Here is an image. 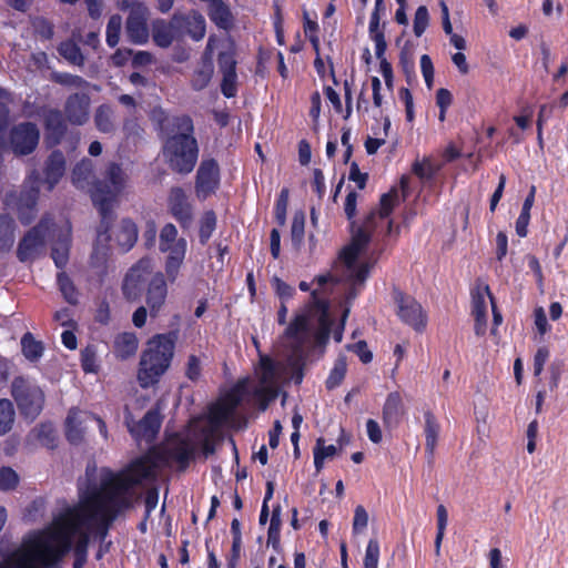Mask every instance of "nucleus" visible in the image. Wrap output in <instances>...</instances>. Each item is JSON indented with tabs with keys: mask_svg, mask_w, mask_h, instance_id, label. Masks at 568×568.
Listing matches in <instances>:
<instances>
[{
	"mask_svg": "<svg viewBox=\"0 0 568 568\" xmlns=\"http://www.w3.org/2000/svg\"><path fill=\"white\" fill-rule=\"evenodd\" d=\"M361 253L362 251L359 248L348 243L339 251L338 258L347 270H353Z\"/></svg>",
	"mask_w": 568,
	"mask_h": 568,
	"instance_id": "052dcab7",
	"label": "nucleus"
},
{
	"mask_svg": "<svg viewBox=\"0 0 568 568\" xmlns=\"http://www.w3.org/2000/svg\"><path fill=\"white\" fill-rule=\"evenodd\" d=\"M158 130L162 138V155L170 170L180 175L192 173L200 156L192 118L187 114L169 116L162 111Z\"/></svg>",
	"mask_w": 568,
	"mask_h": 568,
	"instance_id": "f03ea898",
	"label": "nucleus"
},
{
	"mask_svg": "<svg viewBox=\"0 0 568 568\" xmlns=\"http://www.w3.org/2000/svg\"><path fill=\"white\" fill-rule=\"evenodd\" d=\"M252 395L257 400L258 408L265 410L270 404L277 398L278 390L276 386H266V384H263L255 388Z\"/></svg>",
	"mask_w": 568,
	"mask_h": 568,
	"instance_id": "09e8293b",
	"label": "nucleus"
},
{
	"mask_svg": "<svg viewBox=\"0 0 568 568\" xmlns=\"http://www.w3.org/2000/svg\"><path fill=\"white\" fill-rule=\"evenodd\" d=\"M406 415V408L399 392L386 396L382 407V422L387 429H396Z\"/></svg>",
	"mask_w": 568,
	"mask_h": 568,
	"instance_id": "412c9836",
	"label": "nucleus"
},
{
	"mask_svg": "<svg viewBox=\"0 0 568 568\" xmlns=\"http://www.w3.org/2000/svg\"><path fill=\"white\" fill-rule=\"evenodd\" d=\"M308 331V318L305 314H298L288 323L285 329V336L288 338H298L300 334Z\"/></svg>",
	"mask_w": 568,
	"mask_h": 568,
	"instance_id": "13d9d810",
	"label": "nucleus"
},
{
	"mask_svg": "<svg viewBox=\"0 0 568 568\" xmlns=\"http://www.w3.org/2000/svg\"><path fill=\"white\" fill-rule=\"evenodd\" d=\"M53 225L54 223L51 219L42 217L22 236L17 247V258L19 262L30 263L38 258L45 245V237Z\"/></svg>",
	"mask_w": 568,
	"mask_h": 568,
	"instance_id": "6e6552de",
	"label": "nucleus"
},
{
	"mask_svg": "<svg viewBox=\"0 0 568 568\" xmlns=\"http://www.w3.org/2000/svg\"><path fill=\"white\" fill-rule=\"evenodd\" d=\"M379 558V542L376 538H371L365 556H364V568H377Z\"/></svg>",
	"mask_w": 568,
	"mask_h": 568,
	"instance_id": "338daca9",
	"label": "nucleus"
},
{
	"mask_svg": "<svg viewBox=\"0 0 568 568\" xmlns=\"http://www.w3.org/2000/svg\"><path fill=\"white\" fill-rule=\"evenodd\" d=\"M290 203V189L281 190L274 206L275 221L280 227L286 225L287 222V204Z\"/></svg>",
	"mask_w": 568,
	"mask_h": 568,
	"instance_id": "8fccbe9b",
	"label": "nucleus"
},
{
	"mask_svg": "<svg viewBox=\"0 0 568 568\" xmlns=\"http://www.w3.org/2000/svg\"><path fill=\"white\" fill-rule=\"evenodd\" d=\"M173 23L178 41L186 36L193 41H202L205 37V17L196 10H191L189 13H173Z\"/></svg>",
	"mask_w": 568,
	"mask_h": 568,
	"instance_id": "4468645a",
	"label": "nucleus"
},
{
	"mask_svg": "<svg viewBox=\"0 0 568 568\" xmlns=\"http://www.w3.org/2000/svg\"><path fill=\"white\" fill-rule=\"evenodd\" d=\"M162 423L163 416L160 409L155 407L149 409L141 419L128 423V430L136 440H151L159 435Z\"/></svg>",
	"mask_w": 568,
	"mask_h": 568,
	"instance_id": "f3484780",
	"label": "nucleus"
},
{
	"mask_svg": "<svg viewBox=\"0 0 568 568\" xmlns=\"http://www.w3.org/2000/svg\"><path fill=\"white\" fill-rule=\"evenodd\" d=\"M429 23V13L425 6H420L415 11V18H413V32L416 37H420L427 29Z\"/></svg>",
	"mask_w": 568,
	"mask_h": 568,
	"instance_id": "680f3d73",
	"label": "nucleus"
},
{
	"mask_svg": "<svg viewBox=\"0 0 568 568\" xmlns=\"http://www.w3.org/2000/svg\"><path fill=\"white\" fill-rule=\"evenodd\" d=\"M303 20H304V23H303L304 33L308 38V41L311 42L315 52L318 53V51H320V37H318L320 26L316 20H312L308 18V13L306 11L303 12Z\"/></svg>",
	"mask_w": 568,
	"mask_h": 568,
	"instance_id": "6e6d98bb",
	"label": "nucleus"
},
{
	"mask_svg": "<svg viewBox=\"0 0 568 568\" xmlns=\"http://www.w3.org/2000/svg\"><path fill=\"white\" fill-rule=\"evenodd\" d=\"M413 173L422 181H430L436 174V169L433 166L429 159L424 158L422 161L415 160L413 163Z\"/></svg>",
	"mask_w": 568,
	"mask_h": 568,
	"instance_id": "bf43d9fd",
	"label": "nucleus"
},
{
	"mask_svg": "<svg viewBox=\"0 0 568 568\" xmlns=\"http://www.w3.org/2000/svg\"><path fill=\"white\" fill-rule=\"evenodd\" d=\"M14 422L13 404L9 399H0V436L12 429Z\"/></svg>",
	"mask_w": 568,
	"mask_h": 568,
	"instance_id": "de8ad7c7",
	"label": "nucleus"
},
{
	"mask_svg": "<svg viewBox=\"0 0 568 568\" xmlns=\"http://www.w3.org/2000/svg\"><path fill=\"white\" fill-rule=\"evenodd\" d=\"M43 129L47 146H57L68 132L67 118L60 110L49 109L43 113Z\"/></svg>",
	"mask_w": 568,
	"mask_h": 568,
	"instance_id": "a211bd4d",
	"label": "nucleus"
},
{
	"mask_svg": "<svg viewBox=\"0 0 568 568\" xmlns=\"http://www.w3.org/2000/svg\"><path fill=\"white\" fill-rule=\"evenodd\" d=\"M399 65L407 79L416 77V62L414 61V45L408 40L399 53Z\"/></svg>",
	"mask_w": 568,
	"mask_h": 568,
	"instance_id": "a18cd8bd",
	"label": "nucleus"
},
{
	"mask_svg": "<svg viewBox=\"0 0 568 568\" xmlns=\"http://www.w3.org/2000/svg\"><path fill=\"white\" fill-rule=\"evenodd\" d=\"M50 79L53 83L64 85L65 88L84 89L89 85V82L84 78L70 72L52 71Z\"/></svg>",
	"mask_w": 568,
	"mask_h": 568,
	"instance_id": "79ce46f5",
	"label": "nucleus"
},
{
	"mask_svg": "<svg viewBox=\"0 0 568 568\" xmlns=\"http://www.w3.org/2000/svg\"><path fill=\"white\" fill-rule=\"evenodd\" d=\"M138 226L130 219H123L120 222V229L116 233V242L123 252L133 247L138 240Z\"/></svg>",
	"mask_w": 568,
	"mask_h": 568,
	"instance_id": "473e14b6",
	"label": "nucleus"
},
{
	"mask_svg": "<svg viewBox=\"0 0 568 568\" xmlns=\"http://www.w3.org/2000/svg\"><path fill=\"white\" fill-rule=\"evenodd\" d=\"M65 437L69 443L79 445L83 440V432L81 428V420L79 419V410L77 408L70 409L65 419Z\"/></svg>",
	"mask_w": 568,
	"mask_h": 568,
	"instance_id": "c9c22d12",
	"label": "nucleus"
},
{
	"mask_svg": "<svg viewBox=\"0 0 568 568\" xmlns=\"http://www.w3.org/2000/svg\"><path fill=\"white\" fill-rule=\"evenodd\" d=\"M384 0H375L373 13L369 21V37L375 44V57L381 58L385 54L387 44L384 33V24L381 26V12L384 11Z\"/></svg>",
	"mask_w": 568,
	"mask_h": 568,
	"instance_id": "b1692460",
	"label": "nucleus"
},
{
	"mask_svg": "<svg viewBox=\"0 0 568 568\" xmlns=\"http://www.w3.org/2000/svg\"><path fill=\"white\" fill-rule=\"evenodd\" d=\"M20 484V477L10 466L0 467V491H12Z\"/></svg>",
	"mask_w": 568,
	"mask_h": 568,
	"instance_id": "5fc2aeb1",
	"label": "nucleus"
},
{
	"mask_svg": "<svg viewBox=\"0 0 568 568\" xmlns=\"http://www.w3.org/2000/svg\"><path fill=\"white\" fill-rule=\"evenodd\" d=\"M207 2V17L219 28L229 31L234 26V17L230 7L222 0H201Z\"/></svg>",
	"mask_w": 568,
	"mask_h": 568,
	"instance_id": "393cba45",
	"label": "nucleus"
},
{
	"mask_svg": "<svg viewBox=\"0 0 568 568\" xmlns=\"http://www.w3.org/2000/svg\"><path fill=\"white\" fill-rule=\"evenodd\" d=\"M346 362L344 358H338L335 361L325 382L327 390L335 389V387H337L343 382L346 375Z\"/></svg>",
	"mask_w": 568,
	"mask_h": 568,
	"instance_id": "603ef678",
	"label": "nucleus"
},
{
	"mask_svg": "<svg viewBox=\"0 0 568 568\" xmlns=\"http://www.w3.org/2000/svg\"><path fill=\"white\" fill-rule=\"evenodd\" d=\"M57 285L68 304L72 306L79 305V288L64 271L57 274Z\"/></svg>",
	"mask_w": 568,
	"mask_h": 568,
	"instance_id": "f704fd0d",
	"label": "nucleus"
},
{
	"mask_svg": "<svg viewBox=\"0 0 568 568\" xmlns=\"http://www.w3.org/2000/svg\"><path fill=\"white\" fill-rule=\"evenodd\" d=\"M374 227L375 213L374 211H371L362 226H358L356 230H354V226H352L353 235L349 243L359 248L361 251H363L372 241V232Z\"/></svg>",
	"mask_w": 568,
	"mask_h": 568,
	"instance_id": "7c9ffc66",
	"label": "nucleus"
},
{
	"mask_svg": "<svg viewBox=\"0 0 568 568\" xmlns=\"http://www.w3.org/2000/svg\"><path fill=\"white\" fill-rule=\"evenodd\" d=\"M220 166L215 159L202 160L195 179V191L200 199L205 200L220 187Z\"/></svg>",
	"mask_w": 568,
	"mask_h": 568,
	"instance_id": "ddd939ff",
	"label": "nucleus"
},
{
	"mask_svg": "<svg viewBox=\"0 0 568 568\" xmlns=\"http://www.w3.org/2000/svg\"><path fill=\"white\" fill-rule=\"evenodd\" d=\"M425 452L432 458L437 446L440 425L432 410L424 412Z\"/></svg>",
	"mask_w": 568,
	"mask_h": 568,
	"instance_id": "c756f323",
	"label": "nucleus"
},
{
	"mask_svg": "<svg viewBox=\"0 0 568 568\" xmlns=\"http://www.w3.org/2000/svg\"><path fill=\"white\" fill-rule=\"evenodd\" d=\"M398 203V190L396 187H392L388 192L381 195L378 210L373 211L375 213V217L378 216L381 220L388 219Z\"/></svg>",
	"mask_w": 568,
	"mask_h": 568,
	"instance_id": "58836bf2",
	"label": "nucleus"
},
{
	"mask_svg": "<svg viewBox=\"0 0 568 568\" xmlns=\"http://www.w3.org/2000/svg\"><path fill=\"white\" fill-rule=\"evenodd\" d=\"M213 62L210 57L204 54L202 57V64L199 69H196L192 75L191 85L195 91L204 90L212 78L213 74Z\"/></svg>",
	"mask_w": 568,
	"mask_h": 568,
	"instance_id": "72a5a7b5",
	"label": "nucleus"
},
{
	"mask_svg": "<svg viewBox=\"0 0 568 568\" xmlns=\"http://www.w3.org/2000/svg\"><path fill=\"white\" fill-rule=\"evenodd\" d=\"M165 276L162 272H158L152 275L148 283L145 302L153 318L160 315L166 301L168 285Z\"/></svg>",
	"mask_w": 568,
	"mask_h": 568,
	"instance_id": "6ab92c4d",
	"label": "nucleus"
},
{
	"mask_svg": "<svg viewBox=\"0 0 568 568\" xmlns=\"http://www.w3.org/2000/svg\"><path fill=\"white\" fill-rule=\"evenodd\" d=\"M169 213L179 223L181 229L187 230L193 223V205L181 186H172L168 193Z\"/></svg>",
	"mask_w": 568,
	"mask_h": 568,
	"instance_id": "2eb2a0df",
	"label": "nucleus"
},
{
	"mask_svg": "<svg viewBox=\"0 0 568 568\" xmlns=\"http://www.w3.org/2000/svg\"><path fill=\"white\" fill-rule=\"evenodd\" d=\"M93 173V165L90 159H82L75 163L72 172L73 184L78 187H83L84 184L90 182Z\"/></svg>",
	"mask_w": 568,
	"mask_h": 568,
	"instance_id": "c03bdc74",
	"label": "nucleus"
},
{
	"mask_svg": "<svg viewBox=\"0 0 568 568\" xmlns=\"http://www.w3.org/2000/svg\"><path fill=\"white\" fill-rule=\"evenodd\" d=\"M95 358V349L92 346H87L80 352V365L84 373H95L98 371Z\"/></svg>",
	"mask_w": 568,
	"mask_h": 568,
	"instance_id": "e2e57ef3",
	"label": "nucleus"
},
{
	"mask_svg": "<svg viewBox=\"0 0 568 568\" xmlns=\"http://www.w3.org/2000/svg\"><path fill=\"white\" fill-rule=\"evenodd\" d=\"M58 52L73 65L82 67L84 64L81 48L74 40H63L58 47Z\"/></svg>",
	"mask_w": 568,
	"mask_h": 568,
	"instance_id": "4c0bfd02",
	"label": "nucleus"
},
{
	"mask_svg": "<svg viewBox=\"0 0 568 568\" xmlns=\"http://www.w3.org/2000/svg\"><path fill=\"white\" fill-rule=\"evenodd\" d=\"M72 246V226L68 223L61 227L51 246L50 256L57 268L61 272L67 267L70 261V251Z\"/></svg>",
	"mask_w": 568,
	"mask_h": 568,
	"instance_id": "aec40b11",
	"label": "nucleus"
},
{
	"mask_svg": "<svg viewBox=\"0 0 568 568\" xmlns=\"http://www.w3.org/2000/svg\"><path fill=\"white\" fill-rule=\"evenodd\" d=\"M369 517L363 505H357L354 509L353 532L361 534L368 526Z\"/></svg>",
	"mask_w": 568,
	"mask_h": 568,
	"instance_id": "774afa93",
	"label": "nucleus"
},
{
	"mask_svg": "<svg viewBox=\"0 0 568 568\" xmlns=\"http://www.w3.org/2000/svg\"><path fill=\"white\" fill-rule=\"evenodd\" d=\"M67 172V160L61 150H53L45 158L42 165V175L41 184L44 186V190L48 192L53 191V189L60 183L62 178Z\"/></svg>",
	"mask_w": 568,
	"mask_h": 568,
	"instance_id": "dca6fc26",
	"label": "nucleus"
},
{
	"mask_svg": "<svg viewBox=\"0 0 568 568\" xmlns=\"http://www.w3.org/2000/svg\"><path fill=\"white\" fill-rule=\"evenodd\" d=\"M247 393V378L237 381L216 403L209 407V423L220 427L232 419Z\"/></svg>",
	"mask_w": 568,
	"mask_h": 568,
	"instance_id": "0eeeda50",
	"label": "nucleus"
},
{
	"mask_svg": "<svg viewBox=\"0 0 568 568\" xmlns=\"http://www.w3.org/2000/svg\"><path fill=\"white\" fill-rule=\"evenodd\" d=\"M121 26L122 19L119 14H113L110 17L106 24V44L110 48H116L119 45V40L121 39Z\"/></svg>",
	"mask_w": 568,
	"mask_h": 568,
	"instance_id": "864d4df0",
	"label": "nucleus"
},
{
	"mask_svg": "<svg viewBox=\"0 0 568 568\" xmlns=\"http://www.w3.org/2000/svg\"><path fill=\"white\" fill-rule=\"evenodd\" d=\"M155 457L162 464L175 462L179 471H185L195 457V447L189 438L175 434L166 448L155 449Z\"/></svg>",
	"mask_w": 568,
	"mask_h": 568,
	"instance_id": "f8f14e48",
	"label": "nucleus"
},
{
	"mask_svg": "<svg viewBox=\"0 0 568 568\" xmlns=\"http://www.w3.org/2000/svg\"><path fill=\"white\" fill-rule=\"evenodd\" d=\"M65 511L67 509L60 513V516L54 519L50 527L43 528L32 534L27 540L23 541L22 548L13 550L7 557H4L2 561H0V568H53L58 566L65 558V555L69 554L72 549L74 554L73 568H83L88 558L89 535L84 531H81V527L87 525L89 521L97 519L98 516L100 518H105L106 515H93L92 517L85 518L78 531L72 537L71 548L59 561L54 564H49L44 557H40L39 554H36L32 546L33 540L37 539L39 534L55 527V523Z\"/></svg>",
	"mask_w": 568,
	"mask_h": 568,
	"instance_id": "7ed1b4c3",
	"label": "nucleus"
},
{
	"mask_svg": "<svg viewBox=\"0 0 568 568\" xmlns=\"http://www.w3.org/2000/svg\"><path fill=\"white\" fill-rule=\"evenodd\" d=\"M151 31L153 41L160 49H168L173 41H178L173 16L168 21L164 19H155L152 22Z\"/></svg>",
	"mask_w": 568,
	"mask_h": 568,
	"instance_id": "a878e982",
	"label": "nucleus"
},
{
	"mask_svg": "<svg viewBox=\"0 0 568 568\" xmlns=\"http://www.w3.org/2000/svg\"><path fill=\"white\" fill-rule=\"evenodd\" d=\"M94 123L102 133H111L114 131L113 110L108 104L100 105L94 114Z\"/></svg>",
	"mask_w": 568,
	"mask_h": 568,
	"instance_id": "37998d69",
	"label": "nucleus"
},
{
	"mask_svg": "<svg viewBox=\"0 0 568 568\" xmlns=\"http://www.w3.org/2000/svg\"><path fill=\"white\" fill-rule=\"evenodd\" d=\"M89 95L87 93H73L67 98L63 112L70 123L81 125L89 119Z\"/></svg>",
	"mask_w": 568,
	"mask_h": 568,
	"instance_id": "4be33fe9",
	"label": "nucleus"
},
{
	"mask_svg": "<svg viewBox=\"0 0 568 568\" xmlns=\"http://www.w3.org/2000/svg\"><path fill=\"white\" fill-rule=\"evenodd\" d=\"M216 215L213 211H205L200 221L199 237L202 245H205L216 229Z\"/></svg>",
	"mask_w": 568,
	"mask_h": 568,
	"instance_id": "3c124183",
	"label": "nucleus"
},
{
	"mask_svg": "<svg viewBox=\"0 0 568 568\" xmlns=\"http://www.w3.org/2000/svg\"><path fill=\"white\" fill-rule=\"evenodd\" d=\"M11 395L20 414L34 420L44 405V394L41 388L23 376H17L11 384Z\"/></svg>",
	"mask_w": 568,
	"mask_h": 568,
	"instance_id": "423d86ee",
	"label": "nucleus"
},
{
	"mask_svg": "<svg viewBox=\"0 0 568 568\" xmlns=\"http://www.w3.org/2000/svg\"><path fill=\"white\" fill-rule=\"evenodd\" d=\"M178 230L172 223H166L160 230V250L166 252L170 244L178 241Z\"/></svg>",
	"mask_w": 568,
	"mask_h": 568,
	"instance_id": "69168bd1",
	"label": "nucleus"
},
{
	"mask_svg": "<svg viewBox=\"0 0 568 568\" xmlns=\"http://www.w3.org/2000/svg\"><path fill=\"white\" fill-rule=\"evenodd\" d=\"M186 247V240L184 237H180L175 243L170 244V248L166 251L169 254L164 262V271L171 283L178 278L180 268L185 258Z\"/></svg>",
	"mask_w": 568,
	"mask_h": 568,
	"instance_id": "5701e85b",
	"label": "nucleus"
},
{
	"mask_svg": "<svg viewBox=\"0 0 568 568\" xmlns=\"http://www.w3.org/2000/svg\"><path fill=\"white\" fill-rule=\"evenodd\" d=\"M39 126L32 121L17 123L9 131L10 148L17 156L33 153L39 146Z\"/></svg>",
	"mask_w": 568,
	"mask_h": 568,
	"instance_id": "1a4fd4ad",
	"label": "nucleus"
},
{
	"mask_svg": "<svg viewBox=\"0 0 568 568\" xmlns=\"http://www.w3.org/2000/svg\"><path fill=\"white\" fill-rule=\"evenodd\" d=\"M486 296L491 301L494 296L488 284L477 280L470 290L471 314H487Z\"/></svg>",
	"mask_w": 568,
	"mask_h": 568,
	"instance_id": "2f4dec72",
	"label": "nucleus"
},
{
	"mask_svg": "<svg viewBox=\"0 0 568 568\" xmlns=\"http://www.w3.org/2000/svg\"><path fill=\"white\" fill-rule=\"evenodd\" d=\"M14 221L8 215H0V250H9L14 242Z\"/></svg>",
	"mask_w": 568,
	"mask_h": 568,
	"instance_id": "49530a36",
	"label": "nucleus"
},
{
	"mask_svg": "<svg viewBox=\"0 0 568 568\" xmlns=\"http://www.w3.org/2000/svg\"><path fill=\"white\" fill-rule=\"evenodd\" d=\"M305 213L304 211H295L293 213L290 237L292 246L298 251L304 242Z\"/></svg>",
	"mask_w": 568,
	"mask_h": 568,
	"instance_id": "e433bc0d",
	"label": "nucleus"
},
{
	"mask_svg": "<svg viewBox=\"0 0 568 568\" xmlns=\"http://www.w3.org/2000/svg\"><path fill=\"white\" fill-rule=\"evenodd\" d=\"M237 72L223 73L221 81V93L227 98H235L237 94Z\"/></svg>",
	"mask_w": 568,
	"mask_h": 568,
	"instance_id": "0e129e2a",
	"label": "nucleus"
},
{
	"mask_svg": "<svg viewBox=\"0 0 568 568\" xmlns=\"http://www.w3.org/2000/svg\"><path fill=\"white\" fill-rule=\"evenodd\" d=\"M258 366L261 369V385H274L277 378V364L268 355L260 354Z\"/></svg>",
	"mask_w": 568,
	"mask_h": 568,
	"instance_id": "a19ab883",
	"label": "nucleus"
},
{
	"mask_svg": "<svg viewBox=\"0 0 568 568\" xmlns=\"http://www.w3.org/2000/svg\"><path fill=\"white\" fill-rule=\"evenodd\" d=\"M178 338L179 332L173 329L165 333H156L148 339L138 368L140 387L148 389V387L159 384L161 376L171 366Z\"/></svg>",
	"mask_w": 568,
	"mask_h": 568,
	"instance_id": "20e7f679",
	"label": "nucleus"
},
{
	"mask_svg": "<svg viewBox=\"0 0 568 568\" xmlns=\"http://www.w3.org/2000/svg\"><path fill=\"white\" fill-rule=\"evenodd\" d=\"M21 348L24 357L31 362H37L43 354L42 342L36 339L31 332H27L21 337Z\"/></svg>",
	"mask_w": 568,
	"mask_h": 568,
	"instance_id": "ea45409f",
	"label": "nucleus"
},
{
	"mask_svg": "<svg viewBox=\"0 0 568 568\" xmlns=\"http://www.w3.org/2000/svg\"><path fill=\"white\" fill-rule=\"evenodd\" d=\"M125 176L121 164L111 162L108 164L103 181H95L91 189V200L97 206L101 217L98 229L99 236L110 239V230L113 222V204L124 187Z\"/></svg>",
	"mask_w": 568,
	"mask_h": 568,
	"instance_id": "39448f33",
	"label": "nucleus"
},
{
	"mask_svg": "<svg viewBox=\"0 0 568 568\" xmlns=\"http://www.w3.org/2000/svg\"><path fill=\"white\" fill-rule=\"evenodd\" d=\"M155 449L130 460L123 468L102 479L100 487H91L80 496V503L68 507L55 527L41 531L33 540V551L49 564L59 561L71 548L72 537L89 516H110L115 507H128L125 495L145 480L154 479L159 466Z\"/></svg>",
	"mask_w": 568,
	"mask_h": 568,
	"instance_id": "f257e3e1",
	"label": "nucleus"
},
{
	"mask_svg": "<svg viewBox=\"0 0 568 568\" xmlns=\"http://www.w3.org/2000/svg\"><path fill=\"white\" fill-rule=\"evenodd\" d=\"M151 274L152 263L148 258H142L132 265L125 273L121 283L123 298L129 303L139 301Z\"/></svg>",
	"mask_w": 568,
	"mask_h": 568,
	"instance_id": "9d476101",
	"label": "nucleus"
},
{
	"mask_svg": "<svg viewBox=\"0 0 568 568\" xmlns=\"http://www.w3.org/2000/svg\"><path fill=\"white\" fill-rule=\"evenodd\" d=\"M393 297L397 306V316L400 321L412 326L416 332L424 331L427 324V316L420 304L412 295L398 288H394Z\"/></svg>",
	"mask_w": 568,
	"mask_h": 568,
	"instance_id": "9b49d317",
	"label": "nucleus"
},
{
	"mask_svg": "<svg viewBox=\"0 0 568 568\" xmlns=\"http://www.w3.org/2000/svg\"><path fill=\"white\" fill-rule=\"evenodd\" d=\"M40 174L37 169H33L28 175L23 189L20 192L19 200L21 204L26 205L29 209H33L37 202L39 201L40 194Z\"/></svg>",
	"mask_w": 568,
	"mask_h": 568,
	"instance_id": "c85d7f7f",
	"label": "nucleus"
},
{
	"mask_svg": "<svg viewBox=\"0 0 568 568\" xmlns=\"http://www.w3.org/2000/svg\"><path fill=\"white\" fill-rule=\"evenodd\" d=\"M216 61L222 74L236 72L237 61L234 48L219 52Z\"/></svg>",
	"mask_w": 568,
	"mask_h": 568,
	"instance_id": "4d7b16f0",
	"label": "nucleus"
},
{
	"mask_svg": "<svg viewBox=\"0 0 568 568\" xmlns=\"http://www.w3.org/2000/svg\"><path fill=\"white\" fill-rule=\"evenodd\" d=\"M125 34L133 44H144L149 39L146 20L139 14H130L125 21Z\"/></svg>",
	"mask_w": 568,
	"mask_h": 568,
	"instance_id": "cd10ccee",
	"label": "nucleus"
},
{
	"mask_svg": "<svg viewBox=\"0 0 568 568\" xmlns=\"http://www.w3.org/2000/svg\"><path fill=\"white\" fill-rule=\"evenodd\" d=\"M138 347L139 338L134 332H121L114 338L113 353L118 359L126 361L136 354Z\"/></svg>",
	"mask_w": 568,
	"mask_h": 568,
	"instance_id": "bb28decb",
	"label": "nucleus"
}]
</instances>
